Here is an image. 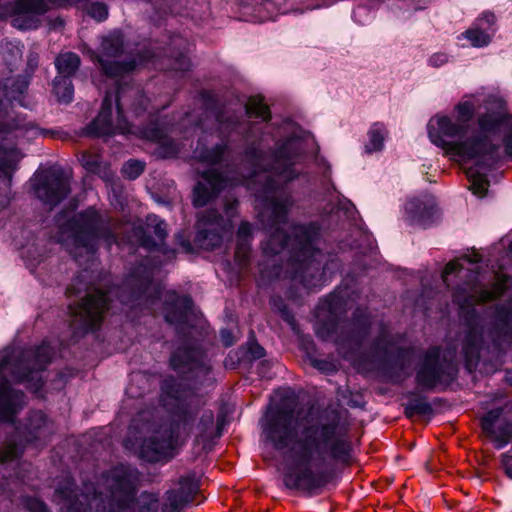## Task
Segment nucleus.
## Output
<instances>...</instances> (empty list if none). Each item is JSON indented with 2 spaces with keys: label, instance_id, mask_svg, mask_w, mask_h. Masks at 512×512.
Here are the masks:
<instances>
[{
  "label": "nucleus",
  "instance_id": "nucleus-1",
  "mask_svg": "<svg viewBox=\"0 0 512 512\" xmlns=\"http://www.w3.org/2000/svg\"><path fill=\"white\" fill-rule=\"evenodd\" d=\"M244 112L248 118L259 119L245 130L243 159L250 166L249 176L264 182L255 193L263 206L260 216L268 232L263 254L269 258L287 250L290 277L307 289H320L327 282V273L339 268L330 255L323 264L321 226L309 222L292 225L289 234L284 230L293 200L283 189L304 172L312 140L291 120L269 122L270 110L261 102L245 105Z\"/></svg>",
  "mask_w": 512,
  "mask_h": 512
},
{
  "label": "nucleus",
  "instance_id": "nucleus-2",
  "mask_svg": "<svg viewBox=\"0 0 512 512\" xmlns=\"http://www.w3.org/2000/svg\"><path fill=\"white\" fill-rule=\"evenodd\" d=\"M260 427L265 443L278 451H288L317 469L287 471L283 482L288 489L311 494L326 483L324 468L347 464L351 459V442L337 416L308 419L301 415L296 404L282 402L268 408Z\"/></svg>",
  "mask_w": 512,
  "mask_h": 512
},
{
  "label": "nucleus",
  "instance_id": "nucleus-3",
  "mask_svg": "<svg viewBox=\"0 0 512 512\" xmlns=\"http://www.w3.org/2000/svg\"><path fill=\"white\" fill-rule=\"evenodd\" d=\"M154 270V267L141 263L121 286L110 287L106 292L100 286L87 282L89 271H81L67 288L69 297L75 295L77 298L69 304L73 336L99 329L104 312L114 309L116 303L122 309L127 307L129 312H156L161 309L165 321L178 333H185L193 326V302L188 296L163 290L159 283L153 281Z\"/></svg>",
  "mask_w": 512,
  "mask_h": 512
},
{
  "label": "nucleus",
  "instance_id": "nucleus-4",
  "mask_svg": "<svg viewBox=\"0 0 512 512\" xmlns=\"http://www.w3.org/2000/svg\"><path fill=\"white\" fill-rule=\"evenodd\" d=\"M455 112L456 120L446 115L430 119L427 127L429 139L452 159L475 160V164L466 171L469 188L473 194L484 197L490 185L487 173L502 161L500 147L484 134L467 137L475 114L472 102L458 103Z\"/></svg>",
  "mask_w": 512,
  "mask_h": 512
},
{
  "label": "nucleus",
  "instance_id": "nucleus-5",
  "mask_svg": "<svg viewBox=\"0 0 512 512\" xmlns=\"http://www.w3.org/2000/svg\"><path fill=\"white\" fill-rule=\"evenodd\" d=\"M161 403L168 412V419L158 423H149L140 455L149 462H156L167 456L181 439L187 438L194 428L197 437L202 438L214 424L212 411H204L196 424L202 402L187 390L180 387L173 377H167L161 385Z\"/></svg>",
  "mask_w": 512,
  "mask_h": 512
},
{
  "label": "nucleus",
  "instance_id": "nucleus-6",
  "mask_svg": "<svg viewBox=\"0 0 512 512\" xmlns=\"http://www.w3.org/2000/svg\"><path fill=\"white\" fill-rule=\"evenodd\" d=\"M139 472L130 465L120 464L102 474L100 486L106 490L97 491L92 484L84 485V492L78 494L70 476L57 485L53 501L60 512H124L135 501Z\"/></svg>",
  "mask_w": 512,
  "mask_h": 512
},
{
  "label": "nucleus",
  "instance_id": "nucleus-7",
  "mask_svg": "<svg viewBox=\"0 0 512 512\" xmlns=\"http://www.w3.org/2000/svg\"><path fill=\"white\" fill-rule=\"evenodd\" d=\"M55 356V349L44 341L36 348L9 347L0 352V423L15 425L25 406V395L13 389L7 377L38 391L43 386L41 373Z\"/></svg>",
  "mask_w": 512,
  "mask_h": 512
},
{
  "label": "nucleus",
  "instance_id": "nucleus-8",
  "mask_svg": "<svg viewBox=\"0 0 512 512\" xmlns=\"http://www.w3.org/2000/svg\"><path fill=\"white\" fill-rule=\"evenodd\" d=\"M347 298V289H335L322 298L315 311L314 331L323 341H332L338 346L360 347L370 333L371 319L365 311L357 309L351 321L341 323Z\"/></svg>",
  "mask_w": 512,
  "mask_h": 512
},
{
  "label": "nucleus",
  "instance_id": "nucleus-9",
  "mask_svg": "<svg viewBox=\"0 0 512 512\" xmlns=\"http://www.w3.org/2000/svg\"><path fill=\"white\" fill-rule=\"evenodd\" d=\"M60 221L59 215L55 242L59 243L75 260L82 256L91 260L100 239L108 245L117 241L114 233L116 225L112 218L93 206L76 213L65 223Z\"/></svg>",
  "mask_w": 512,
  "mask_h": 512
},
{
  "label": "nucleus",
  "instance_id": "nucleus-10",
  "mask_svg": "<svg viewBox=\"0 0 512 512\" xmlns=\"http://www.w3.org/2000/svg\"><path fill=\"white\" fill-rule=\"evenodd\" d=\"M125 108L136 115L147 109V98L140 86L130 82L118 83L115 92H107L97 117L86 127L92 136H111L131 132L130 124L123 116Z\"/></svg>",
  "mask_w": 512,
  "mask_h": 512
},
{
  "label": "nucleus",
  "instance_id": "nucleus-11",
  "mask_svg": "<svg viewBox=\"0 0 512 512\" xmlns=\"http://www.w3.org/2000/svg\"><path fill=\"white\" fill-rule=\"evenodd\" d=\"M160 57L161 52L151 49H130L119 30L104 36L98 51H90L91 60L109 78L121 77L131 72L138 64L157 61Z\"/></svg>",
  "mask_w": 512,
  "mask_h": 512
},
{
  "label": "nucleus",
  "instance_id": "nucleus-12",
  "mask_svg": "<svg viewBox=\"0 0 512 512\" xmlns=\"http://www.w3.org/2000/svg\"><path fill=\"white\" fill-rule=\"evenodd\" d=\"M193 129L200 128L203 136L198 140L193 157L203 163L217 164L229 152L228 137L240 127L239 117L227 112L205 110Z\"/></svg>",
  "mask_w": 512,
  "mask_h": 512
},
{
  "label": "nucleus",
  "instance_id": "nucleus-13",
  "mask_svg": "<svg viewBox=\"0 0 512 512\" xmlns=\"http://www.w3.org/2000/svg\"><path fill=\"white\" fill-rule=\"evenodd\" d=\"M453 360L442 355L438 345L428 347L420 356L415 369V383L422 391H434L448 387L456 378Z\"/></svg>",
  "mask_w": 512,
  "mask_h": 512
},
{
  "label": "nucleus",
  "instance_id": "nucleus-14",
  "mask_svg": "<svg viewBox=\"0 0 512 512\" xmlns=\"http://www.w3.org/2000/svg\"><path fill=\"white\" fill-rule=\"evenodd\" d=\"M468 280L455 288L452 300L461 309L465 306L475 307L500 298L507 290L509 277L502 275L491 284V288L482 286L477 271H468Z\"/></svg>",
  "mask_w": 512,
  "mask_h": 512
},
{
  "label": "nucleus",
  "instance_id": "nucleus-15",
  "mask_svg": "<svg viewBox=\"0 0 512 512\" xmlns=\"http://www.w3.org/2000/svg\"><path fill=\"white\" fill-rule=\"evenodd\" d=\"M194 244L207 251L219 248L224 235L230 231V225L215 209H208L198 214Z\"/></svg>",
  "mask_w": 512,
  "mask_h": 512
},
{
  "label": "nucleus",
  "instance_id": "nucleus-16",
  "mask_svg": "<svg viewBox=\"0 0 512 512\" xmlns=\"http://www.w3.org/2000/svg\"><path fill=\"white\" fill-rule=\"evenodd\" d=\"M460 317L463 319L467 331L463 339L462 352L465 360V367L469 372L476 369L482 343V327L479 325V315L475 307H459Z\"/></svg>",
  "mask_w": 512,
  "mask_h": 512
},
{
  "label": "nucleus",
  "instance_id": "nucleus-17",
  "mask_svg": "<svg viewBox=\"0 0 512 512\" xmlns=\"http://www.w3.org/2000/svg\"><path fill=\"white\" fill-rule=\"evenodd\" d=\"M173 370L184 379L201 382L210 372L201 350L195 347L178 348L170 358Z\"/></svg>",
  "mask_w": 512,
  "mask_h": 512
},
{
  "label": "nucleus",
  "instance_id": "nucleus-18",
  "mask_svg": "<svg viewBox=\"0 0 512 512\" xmlns=\"http://www.w3.org/2000/svg\"><path fill=\"white\" fill-rule=\"evenodd\" d=\"M34 189L40 201L53 207L68 196L70 182L61 170H50L39 178Z\"/></svg>",
  "mask_w": 512,
  "mask_h": 512
},
{
  "label": "nucleus",
  "instance_id": "nucleus-19",
  "mask_svg": "<svg viewBox=\"0 0 512 512\" xmlns=\"http://www.w3.org/2000/svg\"><path fill=\"white\" fill-rule=\"evenodd\" d=\"M244 176L235 179L224 178L216 169H208L202 173V180L193 190V205L203 207L228 186L243 183Z\"/></svg>",
  "mask_w": 512,
  "mask_h": 512
},
{
  "label": "nucleus",
  "instance_id": "nucleus-20",
  "mask_svg": "<svg viewBox=\"0 0 512 512\" xmlns=\"http://www.w3.org/2000/svg\"><path fill=\"white\" fill-rule=\"evenodd\" d=\"M491 326L489 334L494 350L500 354L504 344L512 336V298L491 307Z\"/></svg>",
  "mask_w": 512,
  "mask_h": 512
},
{
  "label": "nucleus",
  "instance_id": "nucleus-21",
  "mask_svg": "<svg viewBox=\"0 0 512 512\" xmlns=\"http://www.w3.org/2000/svg\"><path fill=\"white\" fill-rule=\"evenodd\" d=\"M435 213V198L428 193L410 198L405 204V220L412 226H429L434 220Z\"/></svg>",
  "mask_w": 512,
  "mask_h": 512
},
{
  "label": "nucleus",
  "instance_id": "nucleus-22",
  "mask_svg": "<svg viewBox=\"0 0 512 512\" xmlns=\"http://www.w3.org/2000/svg\"><path fill=\"white\" fill-rule=\"evenodd\" d=\"M502 409H492L480 419L483 433L494 443L495 448L502 449L512 440V423L502 421L498 424Z\"/></svg>",
  "mask_w": 512,
  "mask_h": 512
},
{
  "label": "nucleus",
  "instance_id": "nucleus-23",
  "mask_svg": "<svg viewBox=\"0 0 512 512\" xmlns=\"http://www.w3.org/2000/svg\"><path fill=\"white\" fill-rule=\"evenodd\" d=\"M143 138L157 144L156 154L160 158H171L179 154V145L170 137L168 131L159 123H152L142 130Z\"/></svg>",
  "mask_w": 512,
  "mask_h": 512
},
{
  "label": "nucleus",
  "instance_id": "nucleus-24",
  "mask_svg": "<svg viewBox=\"0 0 512 512\" xmlns=\"http://www.w3.org/2000/svg\"><path fill=\"white\" fill-rule=\"evenodd\" d=\"M495 15L491 12H484L475 23L462 36L467 39L473 47L487 46L494 33Z\"/></svg>",
  "mask_w": 512,
  "mask_h": 512
},
{
  "label": "nucleus",
  "instance_id": "nucleus-25",
  "mask_svg": "<svg viewBox=\"0 0 512 512\" xmlns=\"http://www.w3.org/2000/svg\"><path fill=\"white\" fill-rule=\"evenodd\" d=\"M147 229H152L156 240L152 239L150 235L144 236L141 241V245L149 250H157L171 258L174 255V251L168 249L164 245V240L167 236L166 223L159 219L158 216L150 214L146 218Z\"/></svg>",
  "mask_w": 512,
  "mask_h": 512
},
{
  "label": "nucleus",
  "instance_id": "nucleus-26",
  "mask_svg": "<svg viewBox=\"0 0 512 512\" xmlns=\"http://www.w3.org/2000/svg\"><path fill=\"white\" fill-rule=\"evenodd\" d=\"M185 43V40L179 36L171 37V41L169 44V53L170 55L167 58L168 64L161 63L160 68H166L174 71H187L190 69L191 63L186 54L179 50Z\"/></svg>",
  "mask_w": 512,
  "mask_h": 512
},
{
  "label": "nucleus",
  "instance_id": "nucleus-27",
  "mask_svg": "<svg viewBox=\"0 0 512 512\" xmlns=\"http://www.w3.org/2000/svg\"><path fill=\"white\" fill-rule=\"evenodd\" d=\"M23 158L21 151L15 146H4L0 143V177L8 184L12 181L13 173L18 169V164Z\"/></svg>",
  "mask_w": 512,
  "mask_h": 512
},
{
  "label": "nucleus",
  "instance_id": "nucleus-28",
  "mask_svg": "<svg viewBox=\"0 0 512 512\" xmlns=\"http://www.w3.org/2000/svg\"><path fill=\"white\" fill-rule=\"evenodd\" d=\"M511 117L512 115L499 112H486L479 115L477 124L480 132L478 134L488 136V134L496 133L499 129L504 130L508 126V119Z\"/></svg>",
  "mask_w": 512,
  "mask_h": 512
},
{
  "label": "nucleus",
  "instance_id": "nucleus-29",
  "mask_svg": "<svg viewBox=\"0 0 512 512\" xmlns=\"http://www.w3.org/2000/svg\"><path fill=\"white\" fill-rule=\"evenodd\" d=\"M252 237V226L249 222H242L237 231V248L235 259L241 267L248 264L250 256V241Z\"/></svg>",
  "mask_w": 512,
  "mask_h": 512
},
{
  "label": "nucleus",
  "instance_id": "nucleus-30",
  "mask_svg": "<svg viewBox=\"0 0 512 512\" xmlns=\"http://www.w3.org/2000/svg\"><path fill=\"white\" fill-rule=\"evenodd\" d=\"M54 64L58 73L56 77L71 79L78 71L81 60L76 53L63 52L55 58Z\"/></svg>",
  "mask_w": 512,
  "mask_h": 512
},
{
  "label": "nucleus",
  "instance_id": "nucleus-31",
  "mask_svg": "<svg viewBox=\"0 0 512 512\" xmlns=\"http://www.w3.org/2000/svg\"><path fill=\"white\" fill-rule=\"evenodd\" d=\"M433 413L431 404L415 392L408 395V401L404 404V414L407 418L430 416Z\"/></svg>",
  "mask_w": 512,
  "mask_h": 512
},
{
  "label": "nucleus",
  "instance_id": "nucleus-32",
  "mask_svg": "<svg viewBox=\"0 0 512 512\" xmlns=\"http://www.w3.org/2000/svg\"><path fill=\"white\" fill-rule=\"evenodd\" d=\"M0 53L9 71H13L22 60L23 46L18 41H1Z\"/></svg>",
  "mask_w": 512,
  "mask_h": 512
},
{
  "label": "nucleus",
  "instance_id": "nucleus-33",
  "mask_svg": "<svg viewBox=\"0 0 512 512\" xmlns=\"http://www.w3.org/2000/svg\"><path fill=\"white\" fill-rule=\"evenodd\" d=\"M460 260H465L469 263L477 264L482 261V256L478 252H474L472 255H464L460 259H456V260H452V261L448 262L446 264V266L443 270V274H442L443 282L447 286H449L448 277L450 275L457 274V276H459V274L462 272L463 266L460 263Z\"/></svg>",
  "mask_w": 512,
  "mask_h": 512
},
{
  "label": "nucleus",
  "instance_id": "nucleus-34",
  "mask_svg": "<svg viewBox=\"0 0 512 512\" xmlns=\"http://www.w3.org/2000/svg\"><path fill=\"white\" fill-rule=\"evenodd\" d=\"M384 142V124L377 122L374 123L368 131V141L364 146L367 154L380 151Z\"/></svg>",
  "mask_w": 512,
  "mask_h": 512
},
{
  "label": "nucleus",
  "instance_id": "nucleus-35",
  "mask_svg": "<svg viewBox=\"0 0 512 512\" xmlns=\"http://www.w3.org/2000/svg\"><path fill=\"white\" fill-rule=\"evenodd\" d=\"M53 93L61 103H70L74 96V87L69 78L55 77L53 80Z\"/></svg>",
  "mask_w": 512,
  "mask_h": 512
},
{
  "label": "nucleus",
  "instance_id": "nucleus-36",
  "mask_svg": "<svg viewBox=\"0 0 512 512\" xmlns=\"http://www.w3.org/2000/svg\"><path fill=\"white\" fill-rule=\"evenodd\" d=\"M188 503L190 502L187 501V498L176 489H170L165 493L161 510L162 512H181Z\"/></svg>",
  "mask_w": 512,
  "mask_h": 512
},
{
  "label": "nucleus",
  "instance_id": "nucleus-37",
  "mask_svg": "<svg viewBox=\"0 0 512 512\" xmlns=\"http://www.w3.org/2000/svg\"><path fill=\"white\" fill-rule=\"evenodd\" d=\"M179 488L176 489L182 496L191 502L198 491V481L194 475L183 476L178 481Z\"/></svg>",
  "mask_w": 512,
  "mask_h": 512
},
{
  "label": "nucleus",
  "instance_id": "nucleus-38",
  "mask_svg": "<svg viewBox=\"0 0 512 512\" xmlns=\"http://www.w3.org/2000/svg\"><path fill=\"white\" fill-rule=\"evenodd\" d=\"M158 502V494L147 491L142 492L139 497V512H156Z\"/></svg>",
  "mask_w": 512,
  "mask_h": 512
},
{
  "label": "nucleus",
  "instance_id": "nucleus-39",
  "mask_svg": "<svg viewBox=\"0 0 512 512\" xmlns=\"http://www.w3.org/2000/svg\"><path fill=\"white\" fill-rule=\"evenodd\" d=\"M80 162L88 172L97 174L102 172L103 162L98 155L83 153Z\"/></svg>",
  "mask_w": 512,
  "mask_h": 512
},
{
  "label": "nucleus",
  "instance_id": "nucleus-40",
  "mask_svg": "<svg viewBox=\"0 0 512 512\" xmlns=\"http://www.w3.org/2000/svg\"><path fill=\"white\" fill-rule=\"evenodd\" d=\"M144 163L139 160H129L122 166V174L130 179L134 180L141 175L144 171Z\"/></svg>",
  "mask_w": 512,
  "mask_h": 512
},
{
  "label": "nucleus",
  "instance_id": "nucleus-41",
  "mask_svg": "<svg viewBox=\"0 0 512 512\" xmlns=\"http://www.w3.org/2000/svg\"><path fill=\"white\" fill-rule=\"evenodd\" d=\"M86 10L87 14L98 22L104 21L108 17V7L102 2H92Z\"/></svg>",
  "mask_w": 512,
  "mask_h": 512
},
{
  "label": "nucleus",
  "instance_id": "nucleus-42",
  "mask_svg": "<svg viewBox=\"0 0 512 512\" xmlns=\"http://www.w3.org/2000/svg\"><path fill=\"white\" fill-rule=\"evenodd\" d=\"M269 266L270 264L268 262L260 264V275L262 279H273L281 277L282 266L278 265L274 260L271 263V269Z\"/></svg>",
  "mask_w": 512,
  "mask_h": 512
},
{
  "label": "nucleus",
  "instance_id": "nucleus-43",
  "mask_svg": "<svg viewBox=\"0 0 512 512\" xmlns=\"http://www.w3.org/2000/svg\"><path fill=\"white\" fill-rule=\"evenodd\" d=\"M502 144L505 155L512 160V117L508 119V126L503 131Z\"/></svg>",
  "mask_w": 512,
  "mask_h": 512
},
{
  "label": "nucleus",
  "instance_id": "nucleus-44",
  "mask_svg": "<svg viewBox=\"0 0 512 512\" xmlns=\"http://www.w3.org/2000/svg\"><path fill=\"white\" fill-rule=\"evenodd\" d=\"M308 359L310 361V364L316 368L317 370L325 373H330L335 370V365L328 360L324 359H318L308 353Z\"/></svg>",
  "mask_w": 512,
  "mask_h": 512
},
{
  "label": "nucleus",
  "instance_id": "nucleus-45",
  "mask_svg": "<svg viewBox=\"0 0 512 512\" xmlns=\"http://www.w3.org/2000/svg\"><path fill=\"white\" fill-rule=\"evenodd\" d=\"M25 503L30 512H49L46 504L38 498L29 497L26 499Z\"/></svg>",
  "mask_w": 512,
  "mask_h": 512
},
{
  "label": "nucleus",
  "instance_id": "nucleus-46",
  "mask_svg": "<svg viewBox=\"0 0 512 512\" xmlns=\"http://www.w3.org/2000/svg\"><path fill=\"white\" fill-rule=\"evenodd\" d=\"M354 18L360 23L365 22L371 17V11L369 7L365 5H359L353 12Z\"/></svg>",
  "mask_w": 512,
  "mask_h": 512
},
{
  "label": "nucleus",
  "instance_id": "nucleus-47",
  "mask_svg": "<svg viewBox=\"0 0 512 512\" xmlns=\"http://www.w3.org/2000/svg\"><path fill=\"white\" fill-rule=\"evenodd\" d=\"M339 209L344 211L345 215L348 218H352V219L354 218V215L356 213V208L350 200L344 199V200L340 201Z\"/></svg>",
  "mask_w": 512,
  "mask_h": 512
},
{
  "label": "nucleus",
  "instance_id": "nucleus-48",
  "mask_svg": "<svg viewBox=\"0 0 512 512\" xmlns=\"http://www.w3.org/2000/svg\"><path fill=\"white\" fill-rule=\"evenodd\" d=\"M280 316L281 318L289 324L292 328H294L295 325V318L292 312L288 309V307L285 304H281L280 309Z\"/></svg>",
  "mask_w": 512,
  "mask_h": 512
},
{
  "label": "nucleus",
  "instance_id": "nucleus-49",
  "mask_svg": "<svg viewBox=\"0 0 512 512\" xmlns=\"http://www.w3.org/2000/svg\"><path fill=\"white\" fill-rule=\"evenodd\" d=\"M448 61L445 53H436L429 58V64L433 67H440Z\"/></svg>",
  "mask_w": 512,
  "mask_h": 512
},
{
  "label": "nucleus",
  "instance_id": "nucleus-50",
  "mask_svg": "<svg viewBox=\"0 0 512 512\" xmlns=\"http://www.w3.org/2000/svg\"><path fill=\"white\" fill-rule=\"evenodd\" d=\"M373 357L377 359H381L384 355V341L381 337H378L373 343L372 347Z\"/></svg>",
  "mask_w": 512,
  "mask_h": 512
},
{
  "label": "nucleus",
  "instance_id": "nucleus-51",
  "mask_svg": "<svg viewBox=\"0 0 512 512\" xmlns=\"http://www.w3.org/2000/svg\"><path fill=\"white\" fill-rule=\"evenodd\" d=\"M220 337L226 347H230L235 343L234 336L229 329H221Z\"/></svg>",
  "mask_w": 512,
  "mask_h": 512
},
{
  "label": "nucleus",
  "instance_id": "nucleus-52",
  "mask_svg": "<svg viewBox=\"0 0 512 512\" xmlns=\"http://www.w3.org/2000/svg\"><path fill=\"white\" fill-rule=\"evenodd\" d=\"M176 239L178 244L184 249L185 252H193V246L191 242L188 239H186L182 233H178L176 235Z\"/></svg>",
  "mask_w": 512,
  "mask_h": 512
},
{
  "label": "nucleus",
  "instance_id": "nucleus-53",
  "mask_svg": "<svg viewBox=\"0 0 512 512\" xmlns=\"http://www.w3.org/2000/svg\"><path fill=\"white\" fill-rule=\"evenodd\" d=\"M249 352L254 359H260L265 356L264 348L257 343H254L250 346Z\"/></svg>",
  "mask_w": 512,
  "mask_h": 512
},
{
  "label": "nucleus",
  "instance_id": "nucleus-54",
  "mask_svg": "<svg viewBox=\"0 0 512 512\" xmlns=\"http://www.w3.org/2000/svg\"><path fill=\"white\" fill-rule=\"evenodd\" d=\"M21 256L29 261L32 262H40L41 261V255L40 254H34L30 248H23L21 251Z\"/></svg>",
  "mask_w": 512,
  "mask_h": 512
},
{
  "label": "nucleus",
  "instance_id": "nucleus-55",
  "mask_svg": "<svg viewBox=\"0 0 512 512\" xmlns=\"http://www.w3.org/2000/svg\"><path fill=\"white\" fill-rule=\"evenodd\" d=\"M502 465L507 476L512 478V455L504 454L502 458Z\"/></svg>",
  "mask_w": 512,
  "mask_h": 512
},
{
  "label": "nucleus",
  "instance_id": "nucleus-56",
  "mask_svg": "<svg viewBox=\"0 0 512 512\" xmlns=\"http://www.w3.org/2000/svg\"><path fill=\"white\" fill-rule=\"evenodd\" d=\"M196 116L193 113H185L184 117L181 119L179 123V128L184 130V133L187 132V124L194 121Z\"/></svg>",
  "mask_w": 512,
  "mask_h": 512
},
{
  "label": "nucleus",
  "instance_id": "nucleus-57",
  "mask_svg": "<svg viewBox=\"0 0 512 512\" xmlns=\"http://www.w3.org/2000/svg\"><path fill=\"white\" fill-rule=\"evenodd\" d=\"M224 425H225L224 417L218 416V418H217V431H216V436L217 437H220L222 435V430H223Z\"/></svg>",
  "mask_w": 512,
  "mask_h": 512
},
{
  "label": "nucleus",
  "instance_id": "nucleus-58",
  "mask_svg": "<svg viewBox=\"0 0 512 512\" xmlns=\"http://www.w3.org/2000/svg\"><path fill=\"white\" fill-rule=\"evenodd\" d=\"M38 65V56L36 54H31L28 59V66L33 71Z\"/></svg>",
  "mask_w": 512,
  "mask_h": 512
},
{
  "label": "nucleus",
  "instance_id": "nucleus-59",
  "mask_svg": "<svg viewBox=\"0 0 512 512\" xmlns=\"http://www.w3.org/2000/svg\"><path fill=\"white\" fill-rule=\"evenodd\" d=\"M236 205H237V201H234V202L229 203V204H227V205H226V208H225V209H226V214H227V216H229V217H230V216H232V215H233V210H234V208L236 207Z\"/></svg>",
  "mask_w": 512,
  "mask_h": 512
},
{
  "label": "nucleus",
  "instance_id": "nucleus-60",
  "mask_svg": "<svg viewBox=\"0 0 512 512\" xmlns=\"http://www.w3.org/2000/svg\"><path fill=\"white\" fill-rule=\"evenodd\" d=\"M281 304H284L281 300H275V299H273V301H272L273 309H274L275 311H277L278 313H280Z\"/></svg>",
  "mask_w": 512,
  "mask_h": 512
},
{
  "label": "nucleus",
  "instance_id": "nucleus-61",
  "mask_svg": "<svg viewBox=\"0 0 512 512\" xmlns=\"http://www.w3.org/2000/svg\"><path fill=\"white\" fill-rule=\"evenodd\" d=\"M505 381L508 385L512 386V370L506 372Z\"/></svg>",
  "mask_w": 512,
  "mask_h": 512
},
{
  "label": "nucleus",
  "instance_id": "nucleus-62",
  "mask_svg": "<svg viewBox=\"0 0 512 512\" xmlns=\"http://www.w3.org/2000/svg\"><path fill=\"white\" fill-rule=\"evenodd\" d=\"M309 347H310V348H312V349H314V343H313V341H310V340H309V341L307 342V350L309 349Z\"/></svg>",
  "mask_w": 512,
  "mask_h": 512
},
{
  "label": "nucleus",
  "instance_id": "nucleus-63",
  "mask_svg": "<svg viewBox=\"0 0 512 512\" xmlns=\"http://www.w3.org/2000/svg\"><path fill=\"white\" fill-rule=\"evenodd\" d=\"M392 481H393V479H389L388 477H386V479H385L386 486H387L388 484H390Z\"/></svg>",
  "mask_w": 512,
  "mask_h": 512
},
{
  "label": "nucleus",
  "instance_id": "nucleus-64",
  "mask_svg": "<svg viewBox=\"0 0 512 512\" xmlns=\"http://www.w3.org/2000/svg\"><path fill=\"white\" fill-rule=\"evenodd\" d=\"M509 250L512 252V243L509 245Z\"/></svg>",
  "mask_w": 512,
  "mask_h": 512
}]
</instances>
